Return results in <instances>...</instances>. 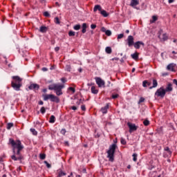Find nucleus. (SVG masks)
Returning <instances> with one entry per match:
<instances>
[{
  "mask_svg": "<svg viewBox=\"0 0 177 177\" xmlns=\"http://www.w3.org/2000/svg\"><path fill=\"white\" fill-rule=\"evenodd\" d=\"M8 145H11L12 147L13 155L11 156V159L13 160V161H20V162H21V160H24V156H23L21 152L23 149H24L21 141H20V140L15 141L13 138H10Z\"/></svg>",
  "mask_w": 177,
  "mask_h": 177,
  "instance_id": "obj_1",
  "label": "nucleus"
},
{
  "mask_svg": "<svg viewBox=\"0 0 177 177\" xmlns=\"http://www.w3.org/2000/svg\"><path fill=\"white\" fill-rule=\"evenodd\" d=\"M12 79L13 80L11 82V86L13 88L14 91H21V86H23V79L19 76H12Z\"/></svg>",
  "mask_w": 177,
  "mask_h": 177,
  "instance_id": "obj_2",
  "label": "nucleus"
},
{
  "mask_svg": "<svg viewBox=\"0 0 177 177\" xmlns=\"http://www.w3.org/2000/svg\"><path fill=\"white\" fill-rule=\"evenodd\" d=\"M64 88V84H54L48 86L49 91H55L57 96H62L63 91L62 89Z\"/></svg>",
  "mask_w": 177,
  "mask_h": 177,
  "instance_id": "obj_3",
  "label": "nucleus"
},
{
  "mask_svg": "<svg viewBox=\"0 0 177 177\" xmlns=\"http://www.w3.org/2000/svg\"><path fill=\"white\" fill-rule=\"evenodd\" d=\"M115 149H117V145L113 144L110 145L109 150L107 151V158L111 162H114V154L115 153Z\"/></svg>",
  "mask_w": 177,
  "mask_h": 177,
  "instance_id": "obj_4",
  "label": "nucleus"
},
{
  "mask_svg": "<svg viewBox=\"0 0 177 177\" xmlns=\"http://www.w3.org/2000/svg\"><path fill=\"white\" fill-rule=\"evenodd\" d=\"M43 98L45 102H46L47 100H50V102H54L55 103H60V99H59V97H56L53 94L43 95Z\"/></svg>",
  "mask_w": 177,
  "mask_h": 177,
  "instance_id": "obj_5",
  "label": "nucleus"
},
{
  "mask_svg": "<svg viewBox=\"0 0 177 177\" xmlns=\"http://www.w3.org/2000/svg\"><path fill=\"white\" fill-rule=\"evenodd\" d=\"M99 10L100 15L103 16L104 17H107L109 16V13L103 8H102V6L100 5H95L93 8V12H97Z\"/></svg>",
  "mask_w": 177,
  "mask_h": 177,
  "instance_id": "obj_6",
  "label": "nucleus"
},
{
  "mask_svg": "<svg viewBox=\"0 0 177 177\" xmlns=\"http://www.w3.org/2000/svg\"><path fill=\"white\" fill-rule=\"evenodd\" d=\"M165 88H164V86H161L160 88H158L156 93L155 95L158 96V97H164L166 95Z\"/></svg>",
  "mask_w": 177,
  "mask_h": 177,
  "instance_id": "obj_7",
  "label": "nucleus"
},
{
  "mask_svg": "<svg viewBox=\"0 0 177 177\" xmlns=\"http://www.w3.org/2000/svg\"><path fill=\"white\" fill-rule=\"evenodd\" d=\"M127 127H129V132L130 133H132V132H134V131H137L138 127L136 126L135 124L131 123V122H128L127 123Z\"/></svg>",
  "mask_w": 177,
  "mask_h": 177,
  "instance_id": "obj_8",
  "label": "nucleus"
},
{
  "mask_svg": "<svg viewBox=\"0 0 177 177\" xmlns=\"http://www.w3.org/2000/svg\"><path fill=\"white\" fill-rule=\"evenodd\" d=\"M127 45L129 48H131V46H133L135 41H133V36L132 35H129L127 37Z\"/></svg>",
  "mask_w": 177,
  "mask_h": 177,
  "instance_id": "obj_9",
  "label": "nucleus"
},
{
  "mask_svg": "<svg viewBox=\"0 0 177 177\" xmlns=\"http://www.w3.org/2000/svg\"><path fill=\"white\" fill-rule=\"evenodd\" d=\"M95 82L97 84V85H98L99 88H102V86H104V82L103 80H102V78L100 77H95Z\"/></svg>",
  "mask_w": 177,
  "mask_h": 177,
  "instance_id": "obj_10",
  "label": "nucleus"
},
{
  "mask_svg": "<svg viewBox=\"0 0 177 177\" xmlns=\"http://www.w3.org/2000/svg\"><path fill=\"white\" fill-rule=\"evenodd\" d=\"M172 86V83L168 82L167 84L166 88H165V92H172L174 91V87Z\"/></svg>",
  "mask_w": 177,
  "mask_h": 177,
  "instance_id": "obj_11",
  "label": "nucleus"
},
{
  "mask_svg": "<svg viewBox=\"0 0 177 177\" xmlns=\"http://www.w3.org/2000/svg\"><path fill=\"white\" fill-rule=\"evenodd\" d=\"M28 89H30V91H38V89H39V84H31L28 86Z\"/></svg>",
  "mask_w": 177,
  "mask_h": 177,
  "instance_id": "obj_12",
  "label": "nucleus"
},
{
  "mask_svg": "<svg viewBox=\"0 0 177 177\" xmlns=\"http://www.w3.org/2000/svg\"><path fill=\"white\" fill-rule=\"evenodd\" d=\"M140 45H142V46H145V43L142 41H138L134 43L133 46L136 49H140Z\"/></svg>",
  "mask_w": 177,
  "mask_h": 177,
  "instance_id": "obj_13",
  "label": "nucleus"
},
{
  "mask_svg": "<svg viewBox=\"0 0 177 177\" xmlns=\"http://www.w3.org/2000/svg\"><path fill=\"white\" fill-rule=\"evenodd\" d=\"M139 5V0H131L130 6L135 8Z\"/></svg>",
  "mask_w": 177,
  "mask_h": 177,
  "instance_id": "obj_14",
  "label": "nucleus"
},
{
  "mask_svg": "<svg viewBox=\"0 0 177 177\" xmlns=\"http://www.w3.org/2000/svg\"><path fill=\"white\" fill-rule=\"evenodd\" d=\"M101 31L102 32H105L106 35H107L108 37H110V35H111V30H106V28H104V27H102L101 28Z\"/></svg>",
  "mask_w": 177,
  "mask_h": 177,
  "instance_id": "obj_15",
  "label": "nucleus"
},
{
  "mask_svg": "<svg viewBox=\"0 0 177 177\" xmlns=\"http://www.w3.org/2000/svg\"><path fill=\"white\" fill-rule=\"evenodd\" d=\"M107 110H109V104H106L105 106L101 108V111L103 114H107Z\"/></svg>",
  "mask_w": 177,
  "mask_h": 177,
  "instance_id": "obj_16",
  "label": "nucleus"
},
{
  "mask_svg": "<svg viewBox=\"0 0 177 177\" xmlns=\"http://www.w3.org/2000/svg\"><path fill=\"white\" fill-rule=\"evenodd\" d=\"M152 84H153V86H150L149 89H153V88H157V86H158V82L156 79L153 80Z\"/></svg>",
  "mask_w": 177,
  "mask_h": 177,
  "instance_id": "obj_17",
  "label": "nucleus"
},
{
  "mask_svg": "<svg viewBox=\"0 0 177 177\" xmlns=\"http://www.w3.org/2000/svg\"><path fill=\"white\" fill-rule=\"evenodd\" d=\"M82 34H85L86 32V28H88V26L86 25V23H83L82 25Z\"/></svg>",
  "mask_w": 177,
  "mask_h": 177,
  "instance_id": "obj_18",
  "label": "nucleus"
},
{
  "mask_svg": "<svg viewBox=\"0 0 177 177\" xmlns=\"http://www.w3.org/2000/svg\"><path fill=\"white\" fill-rule=\"evenodd\" d=\"M91 93H93V95H97V93H99V90L96 89L95 86H93L91 87Z\"/></svg>",
  "mask_w": 177,
  "mask_h": 177,
  "instance_id": "obj_19",
  "label": "nucleus"
},
{
  "mask_svg": "<svg viewBox=\"0 0 177 177\" xmlns=\"http://www.w3.org/2000/svg\"><path fill=\"white\" fill-rule=\"evenodd\" d=\"M131 56L133 60H138V59H139V53H133Z\"/></svg>",
  "mask_w": 177,
  "mask_h": 177,
  "instance_id": "obj_20",
  "label": "nucleus"
},
{
  "mask_svg": "<svg viewBox=\"0 0 177 177\" xmlns=\"http://www.w3.org/2000/svg\"><path fill=\"white\" fill-rule=\"evenodd\" d=\"M158 20V17L156 15L152 16V19L150 20V23L153 24V23H156V21H157Z\"/></svg>",
  "mask_w": 177,
  "mask_h": 177,
  "instance_id": "obj_21",
  "label": "nucleus"
},
{
  "mask_svg": "<svg viewBox=\"0 0 177 177\" xmlns=\"http://www.w3.org/2000/svg\"><path fill=\"white\" fill-rule=\"evenodd\" d=\"M55 121H56V118L55 117V115H52L50 117L49 122L50 124H54Z\"/></svg>",
  "mask_w": 177,
  "mask_h": 177,
  "instance_id": "obj_22",
  "label": "nucleus"
},
{
  "mask_svg": "<svg viewBox=\"0 0 177 177\" xmlns=\"http://www.w3.org/2000/svg\"><path fill=\"white\" fill-rule=\"evenodd\" d=\"M39 31L40 32H46V31H48V28H46V26H41Z\"/></svg>",
  "mask_w": 177,
  "mask_h": 177,
  "instance_id": "obj_23",
  "label": "nucleus"
},
{
  "mask_svg": "<svg viewBox=\"0 0 177 177\" xmlns=\"http://www.w3.org/2000/svg\"><path fill=\"white\" fill-rule=\"evenodd\" d=\"M167 70H169V71H174V64H169L167 66Z\"/></svg>",
  "mask_w": 177,
  "mask_h": 177,
  "instance_id": "obj_24",
  "label": "nucleus"
},
{
  "mask_svg": "<svg viewBox=\"0 0 177 177\" xmlns=\"http://www.w3.org/2000/svg\"><path fill=\"white\" fill-rule=\"evenodd\" d=\"M66 172H64L63 171L60 170L58 172L57 177L66 176Z\"/></svg>",
  "mask_w": 177,
  "mask_h": 177,
  "instance_id": "obj_25",
  "label": "nucleus"
},
{
  "mask_svg": "<svg viewBox=\"0 0 177 177\" xmlns=\"http://www.w3.org/2000/svg\"><path fill=\"white\" fill-rule=\"evenodd\" d=\"M165 151H167L169 156H172V151L169 150V147H165Z\"/></svg>",
  "mask_w": 177,
  "mask_h": 177,
  "instance_id": "obj_26",
  "label": "nucleus"
},
{
  "mask_svg": "<svg viewBox=\"0 0 177 177\" xmlns=\"http://www.w3.org/2000/svg\"><path fill=\"white\" fill-rule=\"evenodd\" d=\"M106 53H108V55H110L112 52L111 47L108 46L105 48Z\"/></svg>",
  "mask_w": 177,
  "mask_h": 177,
  "instance_id": "obj_27",
  "label": "nucleus"
},
{
  "mask_svg": "<svg viewBox=\"0 0 177 177\" xmlns=\"http://www.w3.org/2000/svg\"><path fill=\"white\" fill-rule=\"evenodd\" d=\"M65 71H68V73H70V71H71V65L70 64L66 65Z\"/></svg>",
  "mask_w": 177,
  "mask_h": 177,
  "instance_id": "obj_28",
  "label": "nucleus"
},
{
  "mask_svg": "<svg viewBox=\"0 0 177 177\" xmlns=\"http://www.w3.org/2000/svg\"><path fill=\"white\" fill-rule=\"evenodd\" d=\"M81 25L77 24L73 26V30H75V31H78V30H80Z\"/></svg>",
  "mask_w": 177,
  "mask_h": 177,
  "instance_id": "obj_29",
  "label": "nucleus"
},
{
  "mask_svg": "<svg viewBox=\"0 0 177 177\" xmlns=\"http://www.w3.org/2000/svg\"><path fill=\"white\" fill-rule=\"evenodd\" d=\"M30 131L35 136H37V135H38V132L35 131V129H30Z\"/></svg>",
  "mask_w": 177,
  "mask_h": 177,
  "instance_id": "obj_30",
  "label": "nucleus"
},
{
  "mask_svg": "<svg viewBox=\"0 0 177 177\" xmlns=\"http://www.w3.org/2000/svg\"><path fill=\"white\" fill-rule=\"evenodd\" d=\"M133 161L136 162L138 161V154L137 153H133Z\"/></svg>",
  "mask_w": 177,
  "mask_h": 177,
  "instance_id": "obj_31",
  "label": "nucleus"
},
{
  "mask_svg": "<svg viewBox=\"0 0 177 177\" xmlns=\"http://www.w3.org/2000/svg\"><path fill=\"white\" fill-rule=\"evenodd\" d=\"M143 124L145 127H148V125L150 124V121H149L148 120H145L143 121Z\"/></svg>",
  "mask_w": 177,
  "mask_h": 177,
  "instance_id": "obj_32",
  "label": "nucleus"
},
{
  "mask_svg": "<svg viewBox=\"0 0 177 177\" xmlns=\"http://www.w3.org/2000/svg\"><path fill=\"white\" fill-rule=\"evenodd\" d=\"M68 36L69 37H74V36H75V32L70 30L68 32Z\"/></svg>",
  "mask_w": 177,
  "mask_h": 177,
  "instance_id": "obj_33",
  "label": "nucleus"
},
{
  "mask_svg": "<svg viewBox=\"0 0 177 177\" xmlns=\"http://www.w3.org/2000/svg\"><path fill=\"white\" fill-rule=\"evenodd\" d=\"M162 41H167V39H168V36L167 35V33L162 35Z\"/></svg>",
  "mask_w": 177,
  "mask_h": 177,
  "instance_id": "obj_34",
  "label": "nucleus"
},
{
  "mask_svg": "<svg viewBox=\"0 0 177 177\" xmlns=\"http://www.w3.org/2000/svg\"><path fill=\"white\" fill-rule=\"evenodd\" d=\"M39 157L40 160H45V158H46V155L44 153H40Z\"/></svg>",
  "mask_w": 177,
  "mask_h": 177,
  "instance_id": "obj_35",
  "label": "nucleus"
},
{
  "mask_svg": "<svg viewBox=\"0 0 177 177\" xmlns=\"http://www.w3.org/2000/svg\"><path fill=\"white\" fill-rule=\"evenodd\" d=\"M55 24H60V20L59 19V17H56L54 20Z\"/></svg>",
  "mask_w": 177,
  "mask_h": 177,
  "instance_id": "obj_36",
  "label": "nucleus"
},
{
  "mask_svg": "<svg viewBox=\"0 0 177 177\" xmlns=\"http://www.w3.org/2000/svg\"><path fill=\"white\" fill-rule=\"evenodd\" d=\"M120 143H121L122 145H127V140H125L124 138H121V139H120Z\"/></svg>",
  "mask_w": 177,
  "mask_h": 177,
  "instance_id": "obj_37",
  "label": "nucleus"
},
{
  "mask_svg": "<svg viewBox=\"0 0 177 177\" xmlns=\"http://www.w3.org/2000/svg\"><path fill=\"white\" fill-rule=\"evenodd\" d=\"M40 112L41 113V114H45V113H46V109L42 106L40 109Z\"/></svg>",
  "mask_w": 177,
  "mask_h": 177,
  "instance_id": "obj_38",
  "label": "nucleus"
},
{
  "mask_svg": "<svg viewBox=\"0 0 177 177\" xmlns=\"http://www.w3.org/2000/svg\"><path fill=\"white\" fill-rule=\"evenodd\" d=\"M44 16H45V17H50V14H49V12L46 11L44 12Z\"/></svg>",
  "mask_w": 177,
  "mask_h": 177,
  "instance_id": "obj_39",
  "label": "nucleus"
},
{
  "mask_svg": "<svg viewBox=\"0 0 177 177\" xmlns=\"http://www.w3.org/2000/svg\"><path fill=\"white\" fill-rule=\"evenodd\" d=\"M12 127H13V123L12 122L8 123L7 129H10V128H12Z\"/></svg>",
  "mask_w": 177,
  "mask_h": 177,
  "instance_id": "obj_40",
  "label": "nucleus"
},
{
  "mask_svg": "<svg viewBox=\"0 0 177 177\" xmlns=\"http://www.w3.org/2000/svg\"><path fill=\"white\" fill-rule=\"evenodd\" d=\"M44 164L46 165L47 168H51L52 165L48 162V161L45 160Z\"/></svg>",
  "mask_w": 177,
  "mask_h": 177,
  "instance_id": "obj_41",
  "label": "nucleus"
},
{
  "mask_svg": "<svg viewBox=\"0 0 177 177\" xmlns=\"http://www.w3.org/2000/svg\"><path fill=\"white\" fill-rule=\"evenodd\" d=\"M145 102V97H141L138 101V104H140V103H143Z\"/></svg>",
  "mask_w": 177,
  "mask_h": 177,
  "instance_id": "obj_42",
  "label": "nucleus"
},
{
  "mask_svg": "<svg viewBox=\"0 0 177 177\" xmlns=\"http://www.w3.org/2000/svg\"><path fill=\"white\" fill-rule=\"evenodd\" d=\"M142 86H143L144 88H147V80L143 81V82H142Z\"/></svg>",
  "mask_w": 177,
  "mask_h": 177,
  "instance_id": "obj_43",
  "label": "nucleus"
},
{
  "mask_svg": "<svg viewBox=\"0 0 177 177\" xmlns=\"http://www.w3.org/2000/svg\"><path fill=\"white\" fill-rule=\"evenodd\" d=\"M122 38H124V35H123V33L119 34V35H118V39H122Z\"/></svg>",
  "mask_w": 177,
  "mask_h": 177,
  "instance_id": "obj_44",
  "label": "nucleus"
},
{
  "mask_svg": "<svg viewBox=\"0 0 177 177\" xmlns=\"http://www.w3.org/2000/svg\"><path fill=\"white\" fill-rule=\"evenodd\" d=\"M68 91H71L73 92V93H75V88H73V87H68Z\"/></svg>",
  "mask_w": 177,
  "mask_h": 177,
  "instance_id": "obj_45",
  "label": "nucleus"
},
{
  "mask_svg": "<svg viewBox=\"0 0 177 177\" xmlns=\"http://www.w3.org/2000/svg\"><path fill=\"white\" fill-rule=\"evenodd\" d=\"M119 96L120 95L118 94L112 95V99H117Z\"/></svg>",
  "mask_w": 177,
  "mask_h": 177,
  "instance_id": "obj_46",
  "label": "nucleus"
},
{
  "mask_svg": "<svg viewBox=\"0 0 177 177\" xmlns=\"http://www.w3.org/2000/svg\"><path fill=\"white\" fill-rule=\"evenodd\" d=\"M66 129H62L61 130L62 135H66Z\"/></svg>",
  "mask_w": 177,
  "mask_h": 177,
  "instance_id": "obj_47",
  "label": "nucleus"
},
{
  "mask_svg": "<svg viewBox=\"0 0 177 177\" xmlns=\"http://www.w3.org/2000/svg\"><path fill=\"white\" fill-rule=\"evenodd\" d=\"M61 81L62 82H63V84L67 82V80L64 77L61 78Z\"/></svg>",
  "mask_w": 177,
  "mask_h": 177,
  "instance_id": "obj_48",
  "label": "nucleus"
},
{
  "mask_svg": "<svg viewBox=\"0 0 177 177\" xmlns=\"http://www.w3.org/2000/svg\"><path fill=\"white\" fill-rule=\"evenodd\" d=\"M106 86H108V87L113 86V84H111V82L110 81H108Z\"/></svg>",
  "mask_w": 177,
  "mask_h": 177,
  "instance_id": "obj_49",
  "label": "nucleus"
},
{
  "mask_svg": "<svg viewBox=\"0 0 177 177\" xmlns=\"http://www.w3.org/2000/svg\"><path fill=\"white\" fill-rule=\"evenodd\" d=\"M91 28L92 30H95V28H96V25H95V24H91Z\"/></svg>",
  "mask_w": 177,
  "mask_h": 177,
  "instance_id": "obj_50",
  "label": "nucleus"
},
{
  "mask_svg": "<svg viewBox=\"0 0 177 177\" xmlns=\"http://www.w3.org/2000/svg\"><path fill=\"white\" fill-rule=\"evenodd\" d=\"M81 109L82 110V111H85V110H86V108L85 107V105H82L81 106Z\"/></svg>",
  "mask_w": 177,
  "mask_h": 177,
  "instance_id": "obj_51",
  "label": "nucleus"
},
{
  "mask_svg": "<svg viewBox=\"0 0 177 177\" xmlns=\"http://www.w3.org/2000/svg\"><path fill=\"white\" fill-rule=\"evenodd\" d=\"M169 156H171V155H169L168 154V153H164V154H163V157L165 158H167V157H169Z\"/></svg>",
  "mask_w": 177,
  "mask_h": 177,
  "instance_id": "obj_52",
  "label": "nucleus"
},
{
  "mask_svg": "<svg viewBox=\"0 0 177 177\" xmlns=\"http://www.w3.org/2000/svg\"><path fill=\"white\" fill-rule=\"evenodd\" d=\"M80 104H81V100H77L76 102V106H80Z\"/></svg>",
  "mask_w": 177,
  "mask_h": 177,
  "instance_id": "obj_53",
  "label": "nucleus"
},
{
  "mask_svg": "<svg viewBox=\"0 0 177 177\" xmlns=\"http://www.w3.org/2000/svg\"><path fill=\"white\" fill-rule=\"evenodd\" d=\"M55 52H59V50H60V48L59 47H55Z\"/></svg>",
  "mask_w": 177,
  "mask_h": 177,
  "instance_id": "obj_54",
  "label": "nucleus"
},
{
  "mask_svg": "<svg viewBox=\"0 0 177 177\" xmlns=\"http://www.w3.org/2000/svg\"><path fill=\"white\" fill-rule=\"evenodd\" d=\"M71 110L75 111V110H77V106H71Z\"/></svg>",
  "mask_w": 177,
  "mask_h": 177,
  "instance_id": "obj_55",
  "label": "nucleus"
},
{
  "mask_svg": "<svg viewBox=\"0 0 177 177\" xmlns=\"http://www.w3.org/2000/svg\"><path fill=\"white\" fill-rule=\"evenodd\" d=\"M111 60L113 62V60H116L118 62V60H120V58L118 57H114V58H112Z\"/></svg>",
  "mask_w": 177,
  "mask_h": 177,
  "instance_id": "obj_56",
  "label": "nucleus"
},
{
  "mask_svg": "<svg viewBox=\"0 0 177 177\" xmlns=\"http://www.w3.org/2000/svg\"><path fill=\"white\" fill-rule=\"evenodd\" d=\"M55 68H56V66L54 65L50 68V70H55Z\"/></svg>",
  "mask_w": 177,
  "mask_h": 177,
  "instance_id": "obj_57",
  "label": "nucleus"
},
{
  "mask_svg": "<svg viewBox=\"0 0 177 177\" xmlns=\"http://www.w3.org/2000/svg\"><path fill=\"white\" fill-rule=\"evenodd\" d=\"M39 104L40 106H42V104H44V102H43L42 100H40V101L39 102Z\"/></svg>",
  "mask_w": 177,
  "mask_h": 177,
  "instance_id": "obj_58",
  "label": "nucleus"
},
{
  "mask_svg": "<svg viewBox=\"0 0 177 177\" xmlns=\"http://www.w3.org/2000/svg\"><path fill=\"white\" fill-rule=\"evenodd\" d=\"M42 71H48L47 68H45V67L42 68Z\"/></svg>",
  "mask_w": 177,
  "mask_h": 177,
  "instance_id": "obj_59",
  "label": "nucleus"
},
{
  "mask_svg": "<svg viewBox=\"0 0 177 177\" xmlns=\"http://www.w3.org/2000/svg\"><path fill=\"white\" fill-rule=\"evenodd\" d=\"M169 3H172L173 2H175V0H169Z\"/></svg>",
  "mask_w": 177,
  "mask_h": 177,
  "instance_id": "obj_60",
  "label": "nucleus"
},
{
  "mask_svg": "<svg viewBox=\"0 0 177 177\" xmlns=\"http://www.w3.org/2000/svg\"><path fill=\"white\" fill-rule=\"evenodd\" d=\"M78 71L79 73H82V68H79Z\"/></svg>",
  "mask_w": 177,
  "mask_h": 177,
  "instance_id": "obj_61",
  "label": "nucleus"
},
{
  "mask_svg": "<svg viewBox=\"0 0 177 177\" xmlns=\"http://www.w3.org/2000/svg\"><path fill=\"white\" fill-rule=\"evenodd\" d=\"M82 172H83L84 174H86V169H83Z\"/></svg>",
  "mask_w": 177,
  "mask_h": 177,
  "instance_id": "obj_62",
  "label": "nucleus"
},
{
  "mask_svg": "<svg viewBox=\"0 0 177 177\" xmlns=\"http://www.w3.org/2000/svg\"><path fill=\"white\" fill-rule=\"evenodd\" d=\"M47 91H48V90H47L46 88H44V89H43V92H44V93H46Z\"/></svg>",
  "mask_w": 177,
  "mask_h": 177,
  "instance_id": "obj_63",
  "label": "nucleus"
},
{
  "mask_svg": "<svg viewBox=\"0 0 177 177\" xmlns=\"http://www.w3.org/2000/svg\"><path fill=\"white\" fill-rule=\"evenodd\" d=\"M65 145H66V146H69L68 142V141H66V142H65Z\"/></svg>",
  "mask_w": 177,
  "mask_h": 177,
  "instance_id": "obj_64",
  "label": "nucleus"
}]
</instances>
